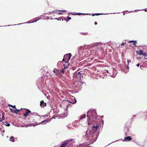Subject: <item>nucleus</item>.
Instances as JSON below:
<instances>
[{
	"instance_id": "58836bf2",
	"label": "nucleus",
	"mask_w": 147,
	"mask_h": 147,
	"mask_svg": "<svg viewBox=\"0 0 147 147\" xmlns=\"http://www.w3.org/2000/svg\"><path fill=\"white\" fill-rule=\"evenodd\" d=\"M145 11H147V10L146 9L145 10Z\"/></svg>"
},
{
	"instance_id": "39448f33",
	"label": "nucleus",
	"mask_w": 147,
	"mask_h": 147,
	"mask_svg": "<svg viewBox=\"0 0 147 147\" xmlns=\"http://www.w3.org/2000/svg\"><path fill=\"white\" fill-rule=\"evenodd\" d=\"M99 126L100 124L98 123H95L93 124L92 129L94 132H95L97 130L98 128L99 127Z\"/></svg>"
},
{
	"instance_id": "72a5a7b5",
	"label": "nucleus",
	"mask_w": 147,
	"mask_h": 147,
	"mask_svg": "<svg viewBox=\"0 0 147 147\" xmlns=\"http://www.w3.org/2000/svg\"><path fill=\"white\" fill-rule=\"evenodd\" d=\"M94 24L95 25H96L97 24V23L96 22H94Z\"/></svg>"
},
{
	"instance_id": "a878e982",
	"label": "nucleus",
	"mask_w": 147,
	"mask_h": 147,
	"mask_svg": "<svg viewBox=\"0 0 147 147\" xmlns=\"http://www.w3.org/2000/svg\"><path fill=\"white\" fill-rule=\"evenodd\" d=\"M12 107L13 108H16V106L15 105H12Z\"/></svg>"
},
{
	"instance_id": "f3484780",
	"label": "nucleus",
	"mask_w": 147,
	"mask_h": 147,
	"mask_svg": "<svg viewBox=\"0 0 147 147\" xmlns=\"http://www.w3.org/2000/svg\"><path fill=\"white\" fill-rule=\"evenodd\" d=\"M124 140L125 141L129 140V136L125 137L124 138Z\"/></svg>"
},
{
	"instance_id": "ddd939ff",
	"label": "nucleus",
	"mask_w": 147,
	"mask_h": 147,
	"mask_svg": "<svg viewBox=\"0 0 147 147\" xmlns=\"http://www.w3.org/2000/svg\"><path fill=\"white\" fill-rule=\"evenodd\" d=\"M86 117V115L85 114H84L83 115H81L80 117V119H82L84 118H85Z\"/></svg>"
},
{
	"instance_id": "e433bc0d",
	"label": "nucleus",
	"mask_w": 147,
	"mask_h": 147,
	"mask_svg": "<svg viewBox=\"0 0 147 147\" xmlns=\"http://www.w3.org/2000/svg\"><path fill=\"white\" fill-rule=\"evenodd\" d=\"M61 14V13H59V14Z\"/></svg>"
},
{
	"instance_id": "c9c22d12",
	"label": "nucleus",
	"mask_w": 147,
	"mask_h": 147,
	"mask_svg": "<svg viewBox=\"0 0 147 147\" xmlns=\"http://www.w3.org/2000/svg\"><path fill=\"white\" fill-rule=\"evenodd\" d=\"M128 64L127 65V69H129V67L128 66Z\"/></svg>"
},
{
	"instance_id": "20e7f679",
	"label": "nucleus",
	"mask_w": 147,
	"mask_h": 147,
	"mask_svg": "<svg viewBox=\"0 0 147 147\" xmlns=\"http://www.w3.org/2000/svg\"><path fill=\"white\" fill-rule=\"evenodd\" d=\"M71 56V53H68L65 55L64 56V58L63 59L62 61L67 63L70 60Z\"/></svg>"
},
{
	"instance_id": "423d86ee",
	"label": "nucleus",
	"mask_w": 147,
	"mask_h": 147,
	"mask_svg": "<svg viewBox=\"0 0 147 147\" xmlns=\"http://www.w3.org/2000/svg\"><path fill=\"white\" fill-rule=\"evenodd\" d=\"M76 77L78 79V80L79 81L80 80L81 77V73L79 72L77 74Z\"/></svg>"
},
{
	"instance_id": "4be33fe9",
	"label": "nucleus",
	"mask_w": 147,
	"mask_h": 147,
	"mask_svg": "<svg viewBox=\"0 0 147 147\" xmlns=\"http://www.w3.org/2000/svg\"><path fill=\"white\" fill-rule=\"evenodd\" d=\"M97 47L98 48H100V49H101V48H100L101 47V45H98Z\"/></svg>"
},
{
	"instance_id": "5701e85b",
	"label": "nucleus",
	"mask_w": 147,
	"mask_h": 147,
	"mask_svg": "<svg viewBox=\"0 0 147 147\" xmlns=\"http://www.w3.org/2000/svg\"><path fill=\"white\" fill-rule=\"evenodd\" d=\"M78 15H80V14H81V15H85V14H84V13H79L78 14Z\"/></svg>"
},
{
	"instance_id": "c85d7f7f",
	"label": "nucleus",
	"mask_w": 147,
	"mask_h": 147,
	"mask_svg": "<svg viewBox=\"0 0 147 147\" xmlns=\"http://www.w3.org/2000/svg\"><path fill=\"white\" fill-rule=\"evenodd\" d=\"M46 121V120H44L43 121H42V122H41L40 123H43L45 121Z\"/></svg>"
},
{
	"instance_id": "7c9ffc66",
	"label": "nucleus",
	"mask_w": 147,
	"mask_h": 147,
	"mask_svg": "<svg viewBox=\"0 0 147 147\" xmlns=\"http://www.w3.org/2000/svg\"><path fill=\"white\" fill-rule=\"evenodd\" d=\"M2 114H3V116H2V119H4V115H3V113Z\"/></svg>"
},
{
	"instance_id": "412c9836",
	"label": "nucleus",
	"mask_w": 147,
	"mask_h": 147,
	"mask_svg": "<svg viewBox=\"0 0 147 147\" xmlns=\"http://www.w3.org/2000/svg\"><path fill=\"white\" fill-rule=\"evenodd\" d=\"M76 100L75 98V99H74V102H73L72 103V104H75V103H76Z\"/></svg>"
},
{
	"instance_id": "cd10ccee",
	"label": "nucleus",
	"mask_w": 147,
	"mask_h": 147,
	"mask_svg": "<svg viewBox=\"0 0 147 147\" xmlns=\"http://www.w3.org/2000/svg\"><path fill=\"white\" fill-rule=\"evenodd\" d=\"M132 139V138L131 136H129V141L131 140Z\"/></svg>"
},
{
	"instance_id": "1a4fd4ad",
	"label": "nucleus",
	"mask_w": 147,
	"mask_h": 147,
	"mask_svg": "<svg viewBox=\"0 0 147 147\" xmlns=\"http://www.w3.org/2000/svg\"><path fill=\"white\" fill-rule=\"evenodd\" d=\"M132 43V44L134 45V46H135L136 45V41H129V43Z\"/></svg>"
},
{
	"instance_id": "2f4dec72",
	"label": "nucleus",
	"mask_w": 147,
	"mask_h": 147,
	"mask_svg": "<svg viewBox=\"0 0 147 147\" xmlns=\"http://www.w3.org/2000/svg\"><path fill=\"white\" fill-rule=\"evenodd\" d=\"M124 43H122V44H121V45L124 46Z\"/></svg>"
},
{
	"instance_id": "6ab92c4d",
	"label": "nucleus",
	"mask_w": 147,
	"mask_h": 147,
	"mask_svg": "<svg viewBox=\"0 0 147 147\" xmlns=\"http://www.w3.org/2000/svg\"><path fill=\"white\" fill-rule=\"evenodd\" d=\"M66 67H65V66H64V69H62V70H61V72L62 73H63L64 72H65V71H64V70L65 69H66Z\"/></svg>"
},
{
	"instance_id": "7ed1b4c3",
	"label": "nucleus",
	"mask_w": 147,
	"mask_h": 147,
	"mask_svg": "<svg viewBox=\"0 0 147 147\" xmlns=\"http://www.w3.org/2000/svg\"><path fill=\"white\" fill-rule=\"evenodd\" d=\"M73 140H68L65 141L60 146V147H70L73 145L74 143V142L72 141Z\"/></svg>"
},
{
	"instance_id": "f704fd0d",
	"label": "nucleus",
	"mask_w": 147,
	"mask_h": 147,
	"mask_svg": "<svg viewBox=\"0 0 147 147\" xmlns=\"http://www.w3.org/2000/svg\"><path fill=\"white\" fill-rule=\"evenodd\" d=\"M53 118L55 119V118L54 117H52L51 118V119H53Z\"/></svg>"
},
{
	"instance_id": "6e6552de",
	"label": "nucleus",
	"mask_w": 147,
	"mask_h": 147,
	"mask_svg": "<svg viewBox=\"0 0 147 147\" xmlns=\"http://www.w3.org/2000/svg\"><path fill=\"white\" fill-rule=\"evenodd\" d=\"M53 71L55 74L56 75H58L59 74V71L55 69L53 70Z\"/></svg>"
},
{
	"instance_id": "f257e3e1",
	"label": "nucleus",
	"mask_w": 147,
	"mask_h": 147,
	"mask_svg": "<svg viewBox=\"0 0 147 147\" xmlns=\"http://www.w3.org/2000/svg\"><path fill=\"white\" fill-rule=\"evenodd\" d=\"M87 114L88 123L89 125H90L94 121L97 117V114L94 110H92V111H89Z\"/></svg>"
},
{
	"instance_id": "b1692460",
	"label": "nucleus",
	"mask_w": 147,
	"mask_h": 147,
	"mask_svg": "<svg viewBox=\"0 0 147 147\" xmlns=\"http://www.w3.org/2000/svg\"><path fill=\"white\" fill-rule=\"evenodd\" d=\"M144 115L145 116H147V112H144Z\"/></svg>"
},
{
	"instance_id": "f8f14e48",
	"label": "nucleus",
	"mask_w": 147,
	"mask_h": 147,
	"mask_svg": "<svg viewBox=\"0 0 147 147\" xmlns=\"http://www.w3.org/2000/svg\"><path fill=\"white\" fill-rule=\"evenodd\" d=\"M10 141L12 142H14L15 141V140L14 138V137L13 136H11L10 138Z\"/></svg>"
},
{
	"instance_id": "9b49d317",
	"label": "nucleus",
	"mask_w": 147,
	"mask_h": 147,
	"mask_svg": "<svg viewBox=\"0 0 147 147\" xmlns=\"http://www.w3.org/2000/svg\"><path fill=\"white\" fill-rule=\"evenodd\" d=\"M22 109L21 108L20 109H15V113H16V114H17L18 113V112L20 111L21 110H22Z\"/></svg>"
},
{
	"instance_id": "0eeeda50",
	"label": "nucleus",
	"mask_w": 147,
	"mask_h": 147,
	"mask_svg": "<svg viewBox=\"0 0 147 147\" xmlns=\"http://www.w3.org/2000/svg\"><path fill=\"white\" fill-rule=\"evenodd\" d=\"M40 105L41 107L43 108L46 106V103L43 100H42L40 102Z\"/></svg>"
},
{
	"instance_id": "2eb2a0df",
	"label": "nucleus",
	"mask_w": 147,
	"mask_h": 147,
	"mask_svg": "<svg viewBox=\"0 0 147 147\" xmlns=\"http://www.w3.org/2000/svg\"><path fill=\"white\" fill-rule=\"evenodd\" d=\"M102 14H101V13H96V14H93L92 15V16H94L95 15L98 16V15H102Z\"/></svg>"
},
{
	"instance_id": "4c0bfd02",
	"label": "nucleus",
	"mask_w": 147,
	"mask_h": 147,
	"mask_svg": "<svg viewBox=\"0 0 147 147\" xmlns=\"http://www.w3.org/2000/svg\"><path fill=\"white\" fill-rule=\"evenodd\" d=\"M127 63H129V61H127Z\"/></svg>"
},
{
	"instance_id": "bb28decb",
	"label": "nucleus",
	"mask_w": 147,
	"mask_h": 147,
	"mask_svg": "<svg viewBox=\"0 0 147 147\" xmlns=\"http://www.w3.org/2000/svg\"><path fill=\"white\" fill-rule=\"evenodd\" d=\"M12 105H10V104H8V106L9 107H12Z\"/></svg>"
},
{
	"instance_id": "f03ea898",
	"label": "nucleus",
	"mask_w": 147,
	"mask_h": 147,
	"mask_svg": "<svg viewBox=\"0 0 147 147\" xmlns=\"http://www.w3.org/2000/svg\"><path fill=\"white\" fill-rule=\"evenodd\" d=\"M22 111V112H24L23 117L25 119L26 118V117L29 115V114H30V116L31 117H33L34 116L37 115V113H31V112L30 110L27 109H24Z\"/></svg>"
},
{
	"instance_id": "473e14b6",
	"label": "nucleus",
	"mask_w": 147,
	"mask_h": 147,
	"mask_svg": "<svg viewBox=\"0 0 147 147\" xmlns=\"http://www.w3.org/2000/svg\"><path fill=\"white\" fill-rule=\"evenodd\" d=\"M3 120V119H0V122H1L2 121V120Z\"/></svg>"
},
{
	"instance_id": "a211bd4d",
	"label": "nucleus",
	"mask_w": 147,
	"mask_h": 147,
	"mask_svg": "<svg viewBox=\"0 0 147 147\" xmlns=\"http://www.w3.org/2000/svg\"><path fill=\"white\" fill-rule=\"evenodd\" d=\"M6 124L5 125L7 126H10V124L9 123H8L7 122H5Z\"/></svg>"
},
{
	"instance_id": "aec40b11",
	"label": "nucleus",
	"mask_w": 147,
	"mask_h": 147,
	"mask_svg": "<svg viewBox=\"0 0 147 147\" xmlns=\"http://www.w3.org/2000/svg\"><path fill=\"white\" fill-rule=\"evenodd\" d=\"M142 55H143L144 56H146V54L145 52H143Z\"/></svg>"
},
{
	"instance_id": "4468645a",
	"label": "nucleus",
	"mask_w": 147,
	"mask_h": 147,
	"mask_svg": "<svg viewBox=\"0 0 147 147\" xmlns=\"http://www.w3.org/2000/svg\"><path fill=\"white\" fill-rule=\"evenodd\" d=\"M9 109H10V110L11 111L12 113H15V109H11V108H9Z\"/></svg>"
},
{
	"instance_id": "393cba45",
	"label": "nucleus",
	"mask_w": 147,
	"mask_h": 147,
	"mask_svg": "<svg viewBox=\"0 0 147 147\" xmlns=\"http://www.w3.org/2000/svg\"><path fill=\"white\" fill-rule=\"evenodd\" d=\"M82 47H83L82 46H80V47H78V49H82Z\"/></svg>"
},
{
	"instance_id": "dca6fc26",
	"label": "nucleus",
	"mask_w": 147,
	"mask_h": 147,
	"mask_svg": "<svg viewBox=\"0 0 147 147\" xmlns=\"http://www.w3.org/2000/svg\"><path fill=\"white\" fill-rule=\"evenodd\" d=\"M67 19L66 20L65 19V20L67 21H68L69 20H71V18H70V17H68V16H67Z\"/></svg>"
},
{
	"instance_id": "9d476101",
	"label": "nucleus",
	"mask_w": 147,
	"mask_h": 147,
	"mask_svg": "<svg viewBox=\"0 0 147 147\" xmlns=\"http://www.w3.org/2000/svg\"><path fill=\"white\" fill-rule=\"evenodd\" d=\"M143 52V51L141 49H140L139 51H138L137 52V53L138 54L140 55H142Z\"/></svg>"
},
{
	"instance_id": "c756f323",
	"label": "nucleus",
	"mask_w": 147,
	"mask_h": 147,
	"mask_svg": "<svg viewBox=\"0 0 147 147\" xmlns=\"http://www.w3.org/2000/svg\"><path fill=\"white\" fill-rule=\"evenodd\" d=\"M139 65H140V64H139V63H138V64H137V66L138 67H139Z\"/></svg>"
}]
</instances>
